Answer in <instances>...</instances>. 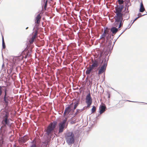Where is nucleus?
Here are the masks:
<instances>
[{
	"mask_svg": "<svg viewBox=\"0 0 147 147\" xmlns=\"http://www.w3.org/2000/svg\"><path fill=\"white\" fill-rule=\"evenodd\" d=\"M65 138L66 142L69 145H71L74 143L75 141L74 134L72 132H68L65 134Z\"/></svg>",
	"mask_w": 147,
	"mask_h": 147,
	"instance_id": "f257e3e1",
	"label": "nucleus"
},
{
	"mask_svg": "<svg viewBox=\"0 0 147 147\" xmlns=\"http://www.w3.org/2000/svg\"><path fill=\"white\" fill-rule=\"evenodd\" d=\"M123 7V5H120L119 7H115L116 12L115 13H116V15L115 17L117 18L116 21H119L122 19L123 15L124 14H123L121 12Z\"/></svg>",
	"mask_w": 147,
	"mask_h": 147,
	"instance_id": "f03ea898",
	"label": "nucleus"
},
{
	"mask_svg": "<svg viewBox=\"0 0 147 147\" xmlns=\"http://www.w3.org/2000/svg\"><path fill=\"white\" fill-rule=\"evenodd\" d=\"M57 124V122L55 121L51 123L48 126L46 130V134L48 136H49L53 133Z\"/></svg>",
	"mask_w": 147,
	"mask_h": 147,
	"instance_id": "7ed1b4c3",
	"label": "nucleus"
},
{
	"mask_svg": "<svg viewBox=\"0 0 147 147\" xmlns=\"http://www.w3.org/2000/svg\"><path fill=\"white\" fill-rule=\"evenodd\" d=\"M8 115L7 114H5L4 116L3 117V120L2 122L3 126H5L6 125L8 126H10L11 125V123L9 122L11 119H8Z\"/></svg>",
	"mask_w": 147,
	"mask_h": 147,
	"instance_id": "20e7f679",
	"label": "nucleus"
},
{
	"mask_svg": "<svg viewBox=\"0 0 147 147\" xmlns=\"http://www.w3.org/2000/svg\"><path fill=\"white\" fill-rule=\"evenodd\" d=\"M104 61L103 65L100 67L98 71V74H100L105 71L106 67L107 65V61L106 59H104L102 62Z\"/></svg>",
	"mask_w": 147,
	"mask_h": 147,
	"instance_id": "39448f33",
	"label": "nucleus"
},
{
	"mask_svg": "<svg viewBox=\"0 0 147 147\" xmlns=\"http://www.w3.org/2000/svg\"><path fill=\"white\" fill-rule=\"evenodd\" d=\"M67 119L65 118L64 119L63 121L60 122L59 124V133H61L63 132L65 125V123Z\"/></svg>",
	"mask_w": 147,
	"mask_h": 147,
	"instance_id": "423d86ee",
	"label": "nucleus"
},
{
	"mask_svg": "<svg viewBox=\"0 0 147 147\" xmlns=\"http://www.w3.org/2000/svg\"><path fill=\"white\" fill-rule=\"evenodd\" d=\"M86 102L87 104V107H89L92 102V99L90 93H88L86 97Z\"/></svg>",
	"mask_w": 147,
	"mask_h": 147,
	"instance_id": "0eeeda50",
	"label": "nucleus"
},
{
	"mask_svg": "<svg viewBox=\"0 0 147 147\" xmlns=\"http://www.w3.org/2000/svg\"><path fill=\"white\" fill-rule=\"evenodd\" d=\"M5 95L3 98V100L5 102L6 105L8 104L9 101V96L7 94V89L5 88L4 90Z\"/></svg>",
	"mask_w": 147,
	"mask_h": 147,
	"instance_id": "6e6552de",
	"label": "nucleus"
},
{
	"mask_svg": "<svg viewBox=\"0 0 147 147\" xmlns=\"http://www.w3.org/2000/svg\"><path fill=\"white\" fill-rule=\"evenodd\" d=\"M73 105V103H71L70 105H67V107L65 110L64 112V115H65L67 113L68 114L69 112L71 111V108L72 107V105Z\"/></svg>",
	"mask_w": 147,
	"mask_h": 147,
	"instance_id": "1a4fd4ad",
	"label": "nucleus"
},
{
	"mask_svg": "<svg viewBox=\"0 0 147 147\" xmlns=\"http://www.w3.org/2000/svg\"><path fill=\"white\" fill-rule=\"evenodd\" d=\"M92 63L91 66V67L93 69L94 68H96L99 65V62L96 60H94V61L92 59Z\"/></svg>",
	"mask_w": 147,
	"mask_h": 147,
	"instance_id": "9d476101",
	"label": "nucleus"
},
{
	"mask_svg": "<svg viewBox=\"0 0 147 147\" xmlns=\"http://www.w3.org/2000/svg\"><path fill=\"white\" fill-rule=\"evenodd\" d=\"M73 100H75V101L74 102H73V104H74V107L73 109V111H74L77 108V106L79 105V100H77L76 99H74Z\"/></svg>",
	"mask_w": 147,
	"mask_h": 147,
	"instance_id": "9b49d317",
	"label": "nucleus"
},
{
	"mask_svg": "<svg viewBox=\"0 0 147 147\" xmlns=\"http://www.w3.org/2000/svg\"><path fill=\"white\" fill-rule=\"evenodd\" d=\"M106 108V107L103 105H100V113L101 114L103 113L105 111V109Z\"/></svg>",
	"mask_w": 147,
	"mask_h": 147,
	"instance_id": "f8f14e48",
	"label": "nucleus"
},
{
	"mask_svg": "<svg viewBox=\"0 0 147 147\" xmlns=\"http://www.w3.org/2000/svg\"><path fill=\"white\" fill-rule=\"evenodd\" d=\"M41 18V17L40 16V14H38L35 18V23L39 24Z\"/></svg>",
	"mask_w": 147,
	"mask_h": 147,
	"instance_id": "ddd939ff",
	"label": "nucleus"
},
{
	"mask_svg": "<svg viewBox=\"0 0 147 147\" xmlns=\"http://www.w3.org/2000/svg\"><path fill=\"white\" fill-rule=\"evenodd\" d=\"M118 31V28L115 27H112L111 29V31L113 34H115Z\"/></svg>",
	"mask_w": 147,
	"mask_h": 147,
	"instance_id": "4468645a",
	"label": "nucleus"
},
{
	"mask_svg": "<svg viewBox=\"0 0 147 147\" xmlns=\"http://www.w3.org/2000/svg\"><path fill=\"white\" fill-rule=\"evenodd\" d=\"M107 29V28H106L104 30L103 33L100 36V39H102L103 38H105L106 36V33H107L108 32V31L107 30H106V29Z\"/></svg>",
	"mask_w": 147,
	"mask_h": 147,
	"instance_id": "2eb2a0df",
	"label": "nucleus"
},
{
	"mask_svg": "<svg viewBox=\"0 0 147 147\" xmlns=\"http://www.w3.org/2000/svg\"><path fill=\"white\" fill-rule=\"evenodd\" d=\"M92 69H93L91 67V65H90L89 67L88 68L86 71V75L89 74Z\"/></svg>",
	"mask_w": 147,
	"mask_h": 147,
	"instance_id": "dca6fc26",
	"label": "nucleus"
},
{
	"mask_svg": "<svg viewBox=\"0 0 147 147\" xmlns=\"http://www.w3.org/2000/svg\"><path fill=\"white\" fill-rule=\"evenodd\" d=\"M125 7H129L131 6V4L130 2V0H125Z\"/></svg>",
	"mask_w": 147,
	"mask_h": 147,
	"instance_id": "f3484780",
	"label": "nucleus"
},
{
	"mask_svg": "<svg viewBox=\"0 0 147 147\" xmlns=\"http://www.w3.org/2000/svg\"><path fill=\"white\" fill-rule=\"evenodd\" d=\"M145 10V9L144 7L142 2L140 4V12H143Z\"/></svg>",
	"mask_w": 147,
	"mask_h": 147,
	"instance_id": "a211bd4d",
	"label": "nucleus"
},
{
	"mask_svg": "<svg viewBox=\"0 0 147 147\" xmlns=\"http://www.w3.org/2000/svg\"><path fill=\"white\" fill-rule=\"evenodd\" d=\"M123 18H122V19L121 20H120L119 21H116L117 18H115V22H114L115 24L116 23V24L118 25V24L117 23V22H120V24H119V27H118V28H120L121 27V23H122V20H123Z\"/></svg>",
	"mask_w": 147,
	"mask_h": 147,
	"instance_id": "6ab92c4d",
	"label": "nucleus"
},
{
	"mask_svg": "<svg viewBox=\"0 0 147 147\" xmlns=\"http://www.w3.org/2000/svg\"><path fill=\"white\" fill-rule=\"evenodd\" d=\"M82 112V110L80 109H77L76 110V111L74 115V117L76 116L78 114Z\"/></svg>",
	"mask_w": 147,
	"mask_h": 147,
	"instance_id": "aec40b11",
	"label": "nucleus"
},
{
	"mask_svg": "<svg viewBox=\"0 0 147 147\" xmlns=\"http://www.w3.org/2000/svg\"><path fill=\"white\" fill-rule=\"evenodd\" d=\"M2 47L4 49L5 48V42L4 41V40L3 38V36H2Z\"/></svg>",
	"mask_w": 147,
	"mask_h": 147,
	"instance_id": "412c9836",
	"label": "nucleus"
},
{
	"mask_svg": "<svg viewBox=\"0 0 147 147\" xmlns=\"http://www.w3.org/2000/svg\"><path fill=\"white\" fill-rule=\"evenodd\" d=\"M124 15H123V16H125V18H127L126 19V20H127L129 18V14H125L124 13Z\"/></svg>",
	"mask_w": 147,
	"mask_h": 147,
	"instance_id": "4be33fe9",
	"label": "nucleus"
},
{
	"mask_svg": "<svg viewBox=\"0 0 147 147\" xmlns=\"http://www.w3.org/2000/svg\"><path fill=\"white\" fill-rule=\"evenodd\" d=\"M96 107L94 106H93L91 109L92 113L96 111Z\"/></svg>",
	"mask_w": 147,
	"mask_h": 147,
	"instance_id": "5701e85b",
	"label": "nucleus"
},
{
	"mask_svg": "<svg viewBox=\"0 0 147 147\" xmlns=\"http://www.w3.org/2000/svg\"><path fill=\"white\" fill-rule=\"evenodd\" d=\"M118 1L120 5H122L121 4H123L124 2V1L123 0H118Z\"/></svg>",
	"mask_w": 147,
	"mask_h": 147,
	"instance_id": "b1692460",
	"label": "nucleus"
},
{
	"mask_svg": "<svg viewBox=\"0 0 147 147\" xmlns=\"http://www.w3.org/2000/svg\"><path fill=\"white\" fill-rule=\"evenodd\" d=\"M144 15H145V14H144V15H141L140 16H138V17H137L136 18H135L134 19V20L133 21L132 23V24L134 23V21H135L136 20H137L138 18H139L141 16H143Z\"/></svg>",
	"mask_w": 147,
	"mask_h": 147,
	"instance_id": "393cba45",
	"label": "nucleus"
},
{
	"mask_svg": "<svg viewBox=\"0 0 147 147\" xmlns=\"http://www.w3.org/2000/svg\"><path fill=\"white\" fill-rule=\"evenodd\" d=\"M47 0H46L45 2V5H44V9L45 10H46V8L47 7Z\"/></svg>",
	"mask_w": 147,
	"mask_h": 147,
	"instance_id": "a878e982",
	"label": "nucleus"
},
{
	"mask_svg": "<svg viewBox=\"0 0 147 147\" xmlns=\"http://www.w3.org/2000/svg\"><path fill=\"white\" fill-rule=\"evenodd\" d=\"M132 24H131L130 26H129L127 28H126L125 30L119 35V36L127 29L130 28Z\"/></svg>",
	"mask_w": 147,
	"mask_h": 147,
	"instance_id": "bb28decb",
	"label": "nucleus"
},
{
	"mask_svg": "<svg viewBox=\"0 0 147 147\" xmlns=\"http://www.w3.org/2000/svg\"><path fill=\"white\" fill-rule=\"evenodd\" d=\"M24 137V136L23 138H22V141L23 142L25 143L27 141V140H25Z\"/></svg>",
	"mask_w": 147,
	"mask_h": 147,
	"instance_id": "cd10ccee",
	"label": "nucleus"
},
{
	"mask_svg": "<svg viewBox=\"0 0 147 147\" xmlns=\"http://www.w3.org/2000/svg\"><path fill=\"white\" fill-rule=\"evenodd\" d=\"M129 11L128 10V7H127V10L125 12V13L127 14H129Z\"/></svg>",
	"mask_w": 147,
	"mask_h": 147,
	"instance_id": "c85d7f7f",
	"label": "nucleus"
},
{
	"mask_svg": "<svg viewBox=\"0 0 147 147\" xmlns=\"http://www.w3.org/2000/svg\"><path fill=\"white\" fill-rule=\"evenodd\" d=\"M46 0H42L41 4L42 5H43Z\"/></svg>",
	"mask_w": 147,
	"mask_h": 147,
	"instance_id": "c756f323",
	"label": "nucleus"
},
{
	"mask_svg": "<svg viewBox=\"0 0 147 147\" xmlns=\"http://www.w3.org/2000/svg\"><path fill=\"white\" fill-rule=\"evenodd\" d=\"M3 86H0V96H1L2 93V90H1L2 87Z\"/></svg>",
	"mask_w": 147,
	"mask_h": 147,
	"instance_id": "7c9ffc66",
	"label": "nucleus"
},
{
	"mask_svg": "<svg viewBox=\"0 0 147 147\" xmlns=\"http://www.w3.org/2000/svg\"><path fill=\"white\" fill-rule=\"evenodd\" d=\"M111 40H113V38L111 39L110 40V41L109 42L108 44H109V45H111V44L112 43Z\"/></svg>",
	"mask_w": 147,
	"mask_h": 147,
	"instance_id": "2f4dec72",
	"label": "nucleus"
},
{
	"mask_svg": "<svg viewBox=\"0 0 147 147\" xmlns=\"http://www.w3.org/2000/svg\"><path fill=\"white\" fill-rule=\"evenodd\" d=\"M34 39L35 38L34 37H32L31 38V42H33L34 41Z\"/></svg>",
	"mask_w": 147,
	"mask_h": 147,
	"instance_id": "473e14b6",
	"label": "nucleus"
},
{
	"mask_svg": "<svg viewBox=\"0 0 147 147\" xmlns=\"http://www.w3.org/2000/svg\"><path fill=\"white\" fill-rule=\"evenodd\" d=\"M30 147H36V146L35 144H33Z\"/></svg>",
	"mask_w": 147,
	"mask_h": 147,
	"instance_id": "72a5a7b5",
	"label": "nucleus"
},
{
	"mask_svg": "<svg viewBox=\"0 0 147 147\" xmlns=\"http://www.w3.org/2000/svg\"><path fill=\"white\" fill-rule=\"evenodd\" d=\"M86 108V107H84L83 108L80 109L81 110H82V111L84 110Z\"/></svg>",
	"mask_w": 147,
	"mask_h": 147,
	"instance_id": "f704fd0d",
	"label": "nucleus"
},
{
	"mask_svg": "<svg viewBox=\"0 0 147 147\" xmlns=\"http://www.w3.org/2000/svg\"><path fill=\"white\" fill-rule=\"evenodd\" d=\"M37 31H36L35 32V33H34V35H35L36 36L37 35Z\"/></svg>",
	"mask_w": 147,
	"mask_h": 147,
	"instance_id": "c9c22d12",
	"label": "nucleus"
},
{
	"mask_svg": "<svg viewBox=\"0 0 147 147\" xmlns=\"http://www.w3.org/2000/svg\"><path fill=\"white\" fill-rule=\"evenodd\" d=\"M138 16H140L141 15V13H138Z\"/></svg>",
	"mask_w": 147,
	"mask_h": 147,
	"instance_id": "e433bc0d",
	"label": "nucleus"
},
{
	"mask_svg": "<svg viewBox=\"0 0 147 147\" xmlns=\"http://www.w3.org/2000/svg\"><path fill=\"white\" fill-rule=\"evenodd\" d=\"M32 37H34V38H35L36 37V36H35V35H33V36H32Z\"/></svg>",
	"mask_w": 147,
	"mask_h": 147,
	"instance_id": "4c0bfd02",
	"label": "nucleus"
},
{
	"mask_svg": "<svg viewBox=\"0 0 147 147\" xmlns=\"http://www.w3.org/2000/svg\"><path fill=\"white\" fill-rule=\"evenodd\" d=\"M108 36H107V40H108Z\"/></svg>",
	"mask_w": 147,
	"mask_h": 147,
	"instance_id": "58836bf2",
	"label": "nucleus"
},
{
	"mask_svg": "<svg viewBox=\"0 0 147 147\" xmlns=\"http://www.w3.org/2000/svg\"><path fill=\"white\" fill-rule=\"evenodd\" d=\"M108 98H110V95H109V96H108Z\"/></svg>",
	"mask_w": 147,
	"mask_h": 147,
	"instance_id": "ea45409f",
	"label": "nucleus"
},
{
	"mask_svg": "<svg viewBox=\"0 0 147 147\" xmlns=\"http://www.w3.org/2000/svg\"><path fill=\"white\" fill-rule=\"evenodd\" d=\"M28 28V27H27L26 28V29H27Z\"/></svg>",
	"mask_w": 147,
	"mask_h": 147,
	"instance_id": "a19ab883",
	"label": "nucleus"
},
{
	"mask_svg": "<svg viewBox=\"0 0 147 147\" xmlns=\"http://www.w3.org/2000/svg\"><path fill=\"white\" fill-rule=\"evenodd\" d=\"M27 57V56H26L25 57V58H26Z\"/></svg>",
	"mask_w": 147,
	"mask_h": 147,
	"instance_id": "79ce46f5",
	"label": "nucleus"
},
{
	"mask_svg": "<svg viewBox=\"0 0 147 147\" xmlns=\"http://www.w3.org/2000/svg\"><path fill=\"white\" fill-rule=\"evenodd\" d=\"M3 65H4V64H3V65H2V66L3 67Z\"/></svg>",
	"mask_w": 147,
	"mask_h": 147,
	"instance_id": "37998d69",
	"label": "nucleus"
},
{
	"mask_svg": "<svg viewBox=\"0 0 147 147\" xmlns=\"http://www.w3.org/2000/svg\"><path fill=\"white\" fill-rule=\"evenodd\" d=\"M127 101H129V102H131V101H130L128 100H127Z\"/></svg>",
	"mask_w": 147,
	"mask_h": 147,
	"instance_id": "c03bdc74",
	"label": "nucleus"
},
{
	"mask_svg": "<svg viewBox=\"0 0 147 147\" xmlns=\"http://www.w3.org/2000/svg\"><path fill=\"white\" fill-rule=\"evenodd\" d=\"M14 146H16V145H14Z\"/></svg>",
	"mask_w": 147,
	"mask_h": 147,
	"instance_id": "a18cd8bd",
	"label": "nucleus"
},
{
	"mask_svg": "<svg viewBox=\"0 0 147 147\" xmlns=\"http://www.w3.org/2000/svg\"><path fill=\"white\" fill-rule=\"evenodd\" d=\"M115 25L116 26V27H117V25Z\"/></svg>",
	"mask_w": 147,
	"mask_h": 147,
	"instance_id": "49530a36",
	"label": "nucleus"
},
{
	"mask_svg": "<svg viewBox=\"0 0 147 147\" xmlns=\"http://www.w3.org/2000/svg\"><path fill=\"white\" fill-rule=\"evenodd\" d=\"M111 37V36H110V37Z\"/></svg>",
	"mask_w": 147,
	"mask_h": 147,
	"instance_id": "de8ad7c7",
	"label": "nucleus"
},
{
	"mask_svg": "<svg viewBox=\"0 0 147 147\" xmlns=\"http://www.w3.org/2000/svg\"><path fill=\"white\" fill-rule=\"evenodd\" d=\"M1 129V127L0 128V130Z\"/></svg>",
	"mask_w": 147,
	"mask_h": 147,
	"instance_id": "09e8293b",
	"label": "nucleus"
}]
</instances>
